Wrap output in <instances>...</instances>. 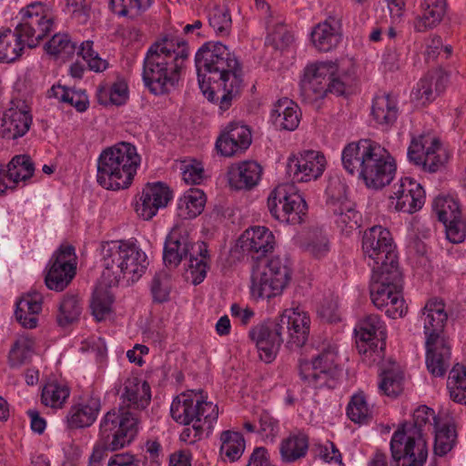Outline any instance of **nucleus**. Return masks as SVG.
Masks as SVG:
<instances>
[{
  "label": "nucleus",
  "mask_w": 466,
  "mask_h": 466,
  "mask_svg": "<svg viewBox=\"0 0 466 466\" xmlns=\"http://www.w3.org/2000/svg\"><path fill=\"white\" fill-rule=\"evenodd\" d=\"M328 206L342 233L350 234L360 227L361 214L356 210L355 204L347 198H331L328 201Z\"/></svg>",
  "instance_id": "c756f323"
},
{
  "label": "nucleus",
  "mask_w": 466,
  "mask_h": 466,
  "mask_svg": "<svg viewBox=\"0 0 466 466\" xmlns=\"http://www.w3.org/2000/svg\"><path fill=\"white\" fill-rule=\"evenodd\" d=\"M432 208L440 222L447 224L448 221L461 216L459 203L450 196H439L434 198Z\"/></svg>",
  "instance_id": "6e6d98bb"
},
{
  "label": "nucleus",
  "mask_w": 466,
  "mask_h": 466,
  "mask_svg": "<svg viewBox=\"0 0 466 466\" xmlns=\"http://www.w3.org/2000/svg\"><path fill=\"white\" fill-rule=\"evenodd\" d=\"M376 144L370 139H360L348 144L341 153L344 169L350 175L358 173L360 177Z\"/></svg>",
  "instance_id": "c85d7f7f"
},
{
  "label": "nucleus",
  "mask_w": 466,
  "mask_h": 466,
  "mask_svg": "<svg viewBox=\"0 0 466 466\" xmlns=\"http://www.w3.org/2000/svg\"><path fill=\"white\" fill-rule=\"evenodd\" d=\"M117 394L121 400L118 410L114 409L118 413H128L132 418H138L133 410H143L150 403L151 389L147 381L135 375H130L125 379L117 390Z\"/></svg>",
  "instance_id": "a211bd4d"
},
{
  "label": "nucleus",
  "mask_w": 466,
  "mask_h": 466,
  "mask_svg": "<svg viewBox=\"0 0 466 466\" xmlns=\"http://www.w3.org/2000/svg\"><path fill=\"white\" fill-rule=\"evenodd\" d=\"M33 123L30 106L24 100H13L2 117L0 135L7 140H16L29 131Z\"/></svg>",
  "instance_id": "4be33fe9"
},
{
  "label": "nucleus",
  "mask_w": 466,
  "mask_h": 466,
  "mask_svg": "<svg viewBox=\"0 0 466 466\" xmlns=\"http://www.w3.org/2000/svg\"><path fill=\"white\" fill-rule=\"evenodd\" d=\"M189 51L185 41L165 36L147 49L143 62L142 79L155 95H164L176 86Z\"/></svg>",
  "instance_id": "f03ea898"
},
{
  "label": "nucleus",
  "mask_w": 466,
  "mask_h": 466,
  "mask_svg": "<svg viewBox=\"0 0 466 466\" xmlns=\"http://www.w3.org/2000/svg\"><path fill=\"white\" fill-rule=\"evenodd\" d=\"M251 142V131L247 126L230 123L218 137L216 147L222 156L232 157L245 152Z\"/></svg>",
  "instance_id": "a878e982"
},
{
  "label": "nucleus",
  "mask_w": 466,
  "mask_h": 466,
  "mask_svg": "<svg viewBox=\"0 0 466 466\" xmlns=\"http://www.w3.org/2000/svg\"><path fill=\"white\" fill-rule=\"evenodd\" d=\"M371 116L378 125L385 129L389 128L399 116L397 100L389 94L376 96L371 106Z\"/></svg>",
  "instance_id": "e433bc0d"
},
{
  "label": "nucleus",
  "mask_w": 466,
  "mask_h": 466,
  "mask_svg": "<svg viewBox=\"0 0 466 466\" xmlns=\"http://www.w3.org/2000/svg\"><path fill=\"white\" fill-rule=\"evenodd\" d=\"M143 0H109L111 10L120 16H136L145 7Z\"/></svg>",
  "instance_id": "0e129e2a"
},
{
  "label": "nucleus",
  "mask_w": 466,
  "mask_h": 466,
  "mask_svg": "<svg viewBox=\"0 0 466 466\" xmlns=\"http://www.w3.org/2000/svg\"><path fill=\"white\" fill-rule=\"evenodd\" d=\"M300 119L298 105L287 97L279 99L270 112V121L276 128L292 131L295 130Z\"/></svg>",
  "instance_id": "72a5a7b5"
},
{
  "label": "nucleus",
  "mask_w": 466,
  "mask_h": 466,
  "mask_svg": "<svg viewBox=\"0 0 466 466\" xmlns=\"http://www.w3.org/2000/svg\"><path fill=\"white\" fill-rule=\"evenodd\" d=\"M141 163L136 146L118 142L104 149L97 161V182L106 189L119 190L130 187Z\"/></svg>",
  "instance_id": "20e7f679"
},
{
  "label": "nucleus",
  "mask_w": 466,
  "mask_h": 466,
  "mask_svg": "<svg viewBox=\"0 0 466 466\" xmlns=\"http://www.w3.org/2000/svg\"><path fill=\"white\" fill-rule=\"evenodd\" d=\"M300 379L315 389H335L341 378L342 370H314L299 373Z\"/></svg>",
  "instance_id": "37998d69"
},
{
  "label": "nucleus",
  "mask_w": 466,
  "mask_h": 466,
  "mask_svg": "<svg viewBox=\"0 0 466 466\" xmlns=\"http://www.w3.org/2000/svg\"><path fill=\"white\" fill-rule=\"evenodd\" d=\"M370 299L374 306L385 314L397 319L403 317L408 307L402 297V277L400 269L376 270L370 285Z\"/></svg>",
  "instance_id": "6e6552de"
},
{
  "label": "nucleus",
  "mask_w": 466,
  "mask_h": 466,
  "mask_svg": "<svg viewBox=\"0 0 466 466\" xmlns=\"http://www.w3.org/2000/svg\"><path fill=\"white\" fill-rule=\"evenodd\" d=\"M400 466H424L429 454L427 440L414 431H395L390 441Z\"/></svg>",
  "instance_id": "4468645a"
},
{
  "label": "nucleus",
  "mask_w": 466,
  "mask_h": 466,
  "mask_svg": "<svg viewBox=\"0 0 466 466\" xmlns=\"http://www.w3.org/2000/svg\"><path fill=\"white\" fill-rule=\"evenodd\" d=\"M438 419L435 411L428 406L422 405L417 408L412 416L411 422H403L399 425L396 431L403 432L414 431L424 437L425 431L433 428L437 429Z\"/></svg>",
  "instance_id": "ea45409f"
},
{
  "label": "nucleus",
  "mask_w": 466,
  "mask_h": 466,
  "mask_svg": "<svg viewBox=\"0 0 466 466\" xmlns=\"http://www.w3.org/2000/svg\"><path fill=\"white\" fill-rule=\"evenodd\" d=\"M403 372L399 368H391L380 373L379 389L389 397H397L403 390Z\"/></svg>",
  "instance_id": "864d4df0"
},
{
  "label": "nucleus",
  "mask_w": 466,
  "mask_h": 466,
  "mask_svg": "<svg viewBox=\"0 0 466 466\" xmlns=\"http://www.w3.org/2000/svg\"><path fill=\"white\" fill-rule=\"evenodd\" d=\"M395 172V160L384 147L377 143L367 160L363 172L360 173V178L368 187L380 189L392 181Z\"/></svg>",
  "instance_id": "dca6fc26"
},
{
  "label": "nucleus",
  "mask_w": 466,
  "mask_h": 466,
  "mask_svg": "<svg viewBox=\"0 0 466 466\" xmlns=\"http://www.w3.org/2000/svg\"><path fill=\"white\" fill-rule=\"evenodd\" d=\"M189 257L187 278L194 285L201 283L208 269L209 255L205 242L193 243L186 228L175 227L167 235L163 253L166 266L177 268L183 258Z\"/></svg>",
  "instance_id": "39448f33"
},
{
  "label": "nucleus",
  "mask_w": 466,
  "mask_h": 466,
  "mask_svg": "<svg viewBox=\"0 0 466 466\" xmlns=\"http://www.w3.org/2000/svg\"><path fill=\"white\" fill-rule=\"evenodd\" d=\"M278 318L253 327L248 336L256 344L259 358L266 363L272 362L284 341Z\"/></svg>",
  "instance_id": "aec40b11"
},
{
  "label": "nucleus",
  "mask_w": 466,
  "mask_h": 466,
  "mask_svg": "<svg viewBox=\"0 0 466 466\" xmlns=\"http://www.w3.org/2000/svg\"><path fill=\"white\" fill-rule=\"evenodd\" d=\"M47 54L55 56L69 57L76 49V44L66 33L55 34L45 45Z\"/></svg>",
  "instance_id": "bf43d9fd"
},
{
  "label": "nucleus",
  "mask_w": 466,
  "mask_h": 466,
  "mask_svg": "<svg viewBox=\"0 0 466 466\" xmlns=\"http://www.w3.org/2000/svg\"><path fill=\"white\" fill-rule=\"evenodd\" d=\"M170 413L177 422L192 424V429L187 428L182 431L181 440L193 443L204 435L209 436L218 420V409L212 402L182 394L172 401Z\"/></svg>",
  "instance_id": "423d86ee"
},
{
  "label": "nucleus",
  "mask_w": 466,
  "mask_h": 466,
  "mask_svg": "<svg viewBox=\"0 0 466 466\" xmlns=\"http://www.w3.org/2000/svg\"><path fill=\"white\" fill-rule=\"evenodd\" d=\"M78 55L87 63L90 70L95 72H103L108 67L106 60L102 59L93 49L92 41H85L79 46Z\"/></svg>",
  "instance_id": "680f3d73"
},
{
  "label": "nucleus",
  "mask_w": 466,
  "mask_h": 466,
  "mask_svg": "<svg viewBox=\"0 0 466 466\" xmlns=\"http://www.w3.org/2000/svg\"><path fill=\"white\" fill-rule=\"evenodd\" d=\"M332 69V62H317L305 67L299 84L300 96L305 103L313 104L326 96V77Z\"/></svg>",
  "instance_id": "412c9836"
},
{
  "label": "nucleus",
  "mask_w": 466,
  "mask_h": 466,
  "mask_svg": "<svg viewBox=\"0 0 466 466\" xmlns=\"http://www.w3.org/2000/svg\"><path fill=\"white\" fill-rule=\"evenodd\" d=\"M75 248L62 244L49 260L45 278L46 287L51 290L62 291L72 281L76 273Z\"/></svg>",
  "instance_id": "2eb2a0df"
},
{
  "label": "nucleus",
  "mask_w": 466,
  "mask_h": 466,
  "mask_svg": "<svg viewBox=\"0 0 466 466\" xmlns=\"http://www.w3.org/2000/svg\"><path fill=\"white\" fill-rule=\"evenodd\" d=\"M338 350L335 346L323 349L312 360L299 359L298 363L299 373L314 370H342L338 363Z\"/></svg>",
  "instance_id": "58836bf2"
},
{
  "label": "nucleus",
  "mask_w": 466,
  "mask_h": 466,
  "mask_svg": "<svg viewBox=\"0 0 466 466\" xmlns=\"http://www.w3.org/2000/svg\"><path fill=\"white\" fill-rule=\"evenodd\" d=\"M137 434V420L128 413L107 411L99 425L98 440L89 459V466H101L108 451L128 445Z\"/></svg>",
  "instance_id": "0eeeda50"
},
{
  "label": "nucleus",
  "mask_w": 466,
  "mask_h": 466,
  "mask_svg": "<svg viewBox=\"0 0 466 466\" xmlns=\"http://www.w3.org/2000/svg\"><path fill=\"white\" fill-rule=\"evenodd\" d=\"M276 241L273 233L266 227L254 226L247 228L238 238L243 252L259 258L274 249Z\"/></svg>",
  "instance_id": "bb28decb"
},
{
  "label": "nucleus",
  "mask_w": 466,
  "mask_h": 466,
  "mask_svg": "<svg viewBox=\"0 0 466 466\" xmlns=\"http://www.w3.org/2000/svg\"><path fill=\"white\" fill-rule=\"evenodd\" d=\"M292 187L280 185L270 192L268 208L274 218L289 224H300L307 214L305 199Z\"/></svg>",
  "instance_id": "ddd939ff"
},
{
  "label": "nucleus",
  "mask_w": 466,
  "mask_h": 466,
  "mask_svg": "<svg viewBox=\"0 0 466 466\" xmlns=\"http://www.w3.org/2000/svg\"><path fill=\"white\" fill-rule=\"evenodd\" d=\"M171 284L167 272H157L151 282V294L155 302L162 303L168 299Z\"/></svg>",
  "instance_id": "052dcab7"
},
{
  "label": "nucleus",
  "mask_w": 466,
  "mask_h": 466,
  "mask_svg": "<svg viewBox=\"0 0 466 466\" xmlns=\"http://www.w3.org/2000/svg\"><path fill=\"white\" fill-rule=\"evenodd\" d=\"M34 165L29 156L20 155L12 158L5 176L15 183L25 181L34 174Z\"/></svg>",
  "instance_id": "5fc2aeb1"
},
{
  "label": "nucleus",
  "mask_w": 466,
  "mask_h": 466,
  "mask_svg": "<svg viewBox=\"0 0 466 466\" xmlns=\"http://www.w3.org/2000/svg\"><path fill=\"white\" fill-rule=\"evenodd\" d=\"M70 395V389L66 384L56 380L47 382L42 390V403L52 409H61Z\"/></svg>",
  "instance_id": "a18cd8bd"
},
{
  "label": "nucleus",
  "mask_w": 466,
  "mask_h": 466,
  "mask_svg": "<svg viewBox=\"0 0 466 466\" xmlns=\"http://www.w3.org/2000/svg\"><path fill=\"white\" fill-rule=\"evenodd\" d=\"M208 23L217 35H228L232 20L229 10L225 5H215L208 11Z\"/></svg>",
  "instance_id": "4d7b16f0"
},
{
  "label": "nucleus",
  "mask_w": 466,
  "mask_h": 466,
  "mask_svg": "<svg viewBox=\"0 0 466 466\" xmlns=\"http://www.w3.org/2000/svg\"><path fill=\"white\" fill-rule=\"evenodd\" d=\"M421 319L427 343L445 340L441 334L448 319V314L441 299H430L423 308Z\"/></svg>",
  "instance_id": "cd10ccee"
},
{
  "label": "nucleus",
  "mask_w": 466,
  "mask_h": 466,
  "mask_svg": "<svg viewBox=\"0 0 466 466\" xmlns=\"http://www.w3.org/2000/svg\"><path fill=\"white\" fill-rule=\"evenodd\" d=\"M347 415L355 423H367L372 417V411L362 392L354 394L348 406Z\"/></svg>",
  "instance_id": "13d9d810"
},
{
  "label": "nucleus",
  "mask_w": 466,
  "mask_h": 466,
  "mask_svg": "<svg viewBox=\"0 0 466 466\" xmlns=\"http://www.w3.org/2000/svg\"><path fill=\"white\" fill-rule=\"evenodd\" d=\"M407 154L410 162L430 173L443 167L450 158L448 149L438 137L430 134L413 137Z\"/></svg>",
  "instance_id": "f8f14e48"
},
{
  "label": "nucleus",
  "mask_w": 466,
  "mask_h": 466,
  "mask_svg": "<svg viewBox=\"0 0 466 466\" xmlns=\"http://www.w3.org/2000/svg\"><path fill=\"white\" fill-rule=\"evenodd\" d=\"M262 167L256 161H243L231 167L228 181L236 189H251L261 178Z\"/></svg>",
  "instance_id": "2f4dec72"
},
{
  "label": "nucleus",
  "mask_w": 466,
  "mask_h": 466,
  "mask_svg": "<svg viewBox=\"0 0 466 466\" xmlns=\"http://www.w3.org/2000/svg\"><path fill=\"white\" fill-rule=\"evenodd\" d=\"M220 453L230 461H238L245 451V440L240 432L224 431L220 435Z\"/></svg>",
  "instance_id": "de8ad7c7"
},
{
  "label": "nucleus",
  "mask_w": 466,
  "mask_h": 466,
  "mask_svg": "<svg viewBox=\"0 0 466 466\" xmlns=\"http://www.w3.org/2000/svg\"><path fill=\"white\" fill-rule=\"evenodd\" d=\"M309 449V437L306 433L299 431L290 434L280 444V454L283 461L294 462L306 456Z\"/></svg>",
  "instance_id": "79ce46f5"
},
{
  "label": "nucleus",
  "mask_w": 466,
  "mask_h": 466,
  "mask_svg": "<svg viewBox=\"0 0 466 466\" xmlns=\"http://www.w3.org/2000/svg\"><path fill=\"white\" fill-rule=\"evenodd\" d=\"M327 161L319 151L306 150L289 158L288 172L298 182L318 179L326 168Z\"/></svg>",
  "instance_id": "b1692460"
},
{
  "label": "nucleus",
  "mask_w": 466,
  "mask_h": 466,
  "mask_svg": "<svg viewBox=\"0 0 466 466\" xmlns=\"http://www.w3.org/2000/svg\"><path fill=\"white\" fill-rule=\"evenodd\" d=\"M443 225L445 227L446 237L451 242L458 244L464 241L466 237V221L461 220L459 217Z\"/></svg>",
  "instance_id": "69168bd1"
},
{
  "label": "nucleus",
  "mask_w": 466,
  "mask_h": 466,
  "mask_svg": "<svg viewBox=\"0 0 466 466\" xmlns=\"http://www.w3.org/2000/svg\"><path fill=\"white\" fill-rule=\"evenodd\" d=\"M43 297L33 291L23 296L16 304L15 318L26 329L36 327L38 315L42 310Z\"/></svg>",
  "instance_id": "c9c22d12"
},
{
  "label": "nucleus",
  "mask_w": 466,
  "mask_h": 466,
  "mask_svg": "<svg viewBox=\"0 0 466 466\" xmlns=\"http://www.w3.org/2000/svg\"><path fill=\"white\" fill-rule=\"evenodd\" d=\"M198 81L204 96L228 110L240 93L242 68L236 56L220 42H207L197 52Z\"/></svg>",
  "instance_id": "f257e3e1"
},
{
  "label": "nucleus",
  "mask_w": 466,
  "mask_h": 466,
  "mask_svg": "<svg viewBox=\"0 0 466 466\" xmlns=\"http://www.w3.org/2000/svg\"><path fill=\"white\" fill-rule=\"evenodd\" d=\"M280 329L287 334V344L290 349L305 345L309 335L310 319L307 312L299 308L285 309L278 317Z\"/></svg>",
  "instance_id": "5701e85b"
},
{
  "label": "nucleus",
  "mask_w": 466,
  "mask_h": 466,
  "mask_svg": "<svg viewBox=\"0 0 466 466\" xmlns=\"http://www.w3.org/2000/svg\"><path fill=\"white\" fill-rule=\"evenodd\" d=\"M206 204V195L198 188L185 192L177 203V215L183 219H190L201 214Z\"/></svg>",
  "instance_id": "a19ab883"
},
{
  "label": "nucleus",
  "mask_w": 466,
  "mask_h": 466,
  "mask_svg": "<svg viewBox=\"0 0 466 466\" xmlns=\"http://www.w3.org/2000/svg\"><path fill=\"white\" fill-rule=\"evenodd\" d=\"M356 344L360 354L379 353L386 345L387 330L380 317L365 316L355 328Z\"/></svg>",
  "instance_id": "6ab92c4d"
},
{
  "label": "nucleus",
  "mask_w": 466,
  "mask_h": 466,
  "mask_svg": "<svg viewBox=\"0 0 466 466\" xmlns=\"http://www.w3.org/2000/svg\"><path fill=\"white\" fill-rule=\"evenodd\" d=\"M97 101L100 105L121 106L128 97V88L125 81H116L110 86H99L96 91Z\"/></svg>",
  "instance_id": "c03bdc74"
},
{
  "label": "nucleus",
  "mask_w": 466,
  "mask_h": 466,
  "mask_svg": "<svg viewBox=\"0 0 466 466\" xmlns=\"http://www.w3.org/2000/svg\"><path fill=\"white\" fill-rule=\"evenodd\" d=\"M259 433L266 439L273 441L279 432V423L268 412H262L259 417Z\"/></svg>",
  "instance_id": "774afa93"
},
{
  "label": "nucleus",
  "mask_w": 466,
  "mask_h": 466,
  "mask_svg": "<svg viewBox=\"0 0 466 466\" xmlns=\"http://www.w3.org/2000/svg\"><path fill=\"white\" fill-rule=\"evenodd\" d=\"M114 299L108 289L99 286L93 292L90 308L96 320H104L111 312Z\"/></svg>",
  "instance_id": "3c124183"
},
{
  "label": "nucleus",
  "mask_w": 466,
  "mask_h": 466,
  "mask_svg": "<svg viewBox=\"0 0 466 466\" xmlns=\"http://www.w3.org/2000/svg\"><path fill=\"white\" fill-rule=\"evenodd\" d=\"M82 311L80 300L76 295L66 294L62 299L56 314V321L60 327H67L78 320Z\"/></svg>",
  "instance_id": "49530a36"
},
{
  "label": "nucleus",
  "mask_w": 466,
  "mask_h": 466,
  "mask_svg": "<svg viewBox=\"0 0 466 466\" xmlns=\"http://www.w3.org/2000/svg\"><path fill=\"white\" fill-rule=\"evenodd\" d=\"M101 258L102 276L109 287L137 281L148 266L146 253L136 244L126 241L102 243Z\"/></svg>",
  "instance_id": "7ed1b4c3"
},
{
  "label": "nucleus",
  "mask_w": 466,
  "mask_h": 466,
  "mask_svg": "<svg viewBox=\"0 0 466 466\" xmlns=\"http://www.w3.org/2000/svg\"><path fill=\"white\" fill-rule=\"evenodd\" d=\"M426 365L434 377H444L451 365V346L446 340H436L431 344L426 342Z\"/></svg>",
  "instance_id": "473e14b6"
},
{
  "label": "nucleus",
  "mask_w": 466,
  "mask_h": 466,
  "mask_svg": "<svg viewBox=\"0 0 466 466\" xmlns=\"http://www.w3.org/2000/svg\"><path fill=\"white\" fill-rule=\"evenodd\" d=\"M172 192L164 183H147L142 189L136 211L146 220L151 219L160 208H166Z\"/></svg>",
  "instance_id": "393cba45"
},
{
  "label": "nucleus",
  "mask_w": 466,
  "mask_h": 466,
  "mask_svg": "<svg viewBox=\"0 0 466 466\" xmlns=\"http://www.w3.org/2000/svg\"><path fill=\"white\" fill-rule=\"evenodd\" d=\"M35 341L28 335H20L14 342L9 354L10 367L16 368L25 364L34 352Z\"/></svg>",
  "instance_id": "8fccbe9b"
},
{
  "label": "nucleus",
  "mask_w": 466,
  "mask_h": 466,
  "mask_svg": "<svg viewBox=\"0 0 466 466\" xmlns=\"http://www.w3.org/2000/svg\"><path fill=\"white\" fill-rule=\"evenodd\" d=\"M435 439L433 453L435 456L443 457L448 454L455 446L457 432L454 425L444 424L434 431Z\"/></svg>",
  "instance_id": "603ef678"
},
{
  "label": "nucleus",
  "mask_w": 466,
  "mask_h": 466,
  "mask_svg": "<svg viewBox=\"0 0 466 466\" xmlns=\"http://www.w3.org/2000/svg\"><path fill=\"white\" fill-rule=\"evenodd\" d=\"M291 279V268L289 260L273 257L260 269H253L251 275V293L257 299H271L280 295Z\"/></svg>",
  "instance_id": "1a4fd4ad"
},
{
  "label": "nucleus",
  "mask_w": 466,
  "mask_h": 466,
  "mask_svg": "<svg viewBox=\"0 0 466 466\" xmlns=\"http://www.w3.org/2000/svg\"><path fill=\"white\" fill-rule=\"evenodd\" d=\"M362 250L372 273L376 270L399 269L398 257L390 232L381 226H374L363 234Z\"/></svg>",
  "instance_id": "9d476101"
},
{
  "label": "nucleus",
  "mask_w": 466,
  "mask_h": 466,
  "mask_svg": "<svg viewBox=\"0 0 466 466\" xmlns=\"http://www.w3.org/2000/svg\"><path fill=\"white\" fill-rule=\"evenodd\" d=\"M433 78L432 75H427L419 81L412 91V96L415 99L421 100L423 104L434 99L432 90Z\"/></svg>",
  "instance_id": "338daca9"
},
{
  "label": "nucleus",
  "mask_w": 466,
  "mask_h": 466,
  "mask_svg": "<svg viewBox=\"0 0 466 466\" xmlns=\"http://www.w3.org/2000/svg\"><path fill=\"white\" fill-rule=\"evenodd\" d=\"M21 21L15 26L26 46L35 47L52 30L56 15L52 7L43 2H34L20 11Z\"/></svg>",
  "instance_id": "9b49d317"
},
{
  "label": "nucleus",
  "mask_w": 466,
  "mask_h": 466,
  "mask_svg": "<svg viewBox=\"0 0 466 466\" xmlns=\"http://www.w3.org/2000/svg\"><path fill=\"white\" fill-rule=\"evenodd\" d=\"M447 387L455 402L466 405V370L457 363L450 371Z\"/></svg>",
  "instance_id": "09e8293b"
},
{
  "label": "nucleus",
  "mask_w": 466,
  "mask_h": 466,
  "mask_svg": "<svg viewBox=\"0 0 466 466\" xmlns=\"http://www.w3.org/2000/svg\"><path fill=\"white\" fill-rule=\"evenodd\" d=\"M443 16L444 14L420 8V14L415 17L413 22L414 29L420 33L431 30L441 22Z\"/></svg>",
  "instance_id": "e2e57ef3"
},
{
  "label": "nucleus",
  "mask_w": 466,
  "mask_h": 466,
  "mask_svg": "<svg viewBox=\"0 0 466 466\" xmlns=\"http://www.w3.org/2000/svg\"><path fill=\"white\" fill-rule=\"evenodd\" d=\"M19 35L15 28L0 31V63H14L21 57L26 43Z\"/></svg>",
  "instance_id": "4c0bfd02"
},
{
  "label": "nucleus",
  "mask_w": 466,
  "mask_h": 466,
  "mask_svg": "<svg viewBox=\"0 0 466 466\" xmlns=\"http://www.w3.org/2000/svg\"><path fill=\"white\" fill-rule=\"evenodd\" d=\"M314 46L321 52H329L338 46L341 40L340 25L335 19L318 24L311 32Z\"/></svg>",
  "instance_id": "f704fd0d"
},
{
  "label": "nucleus",
  "mask_w": 466,
  "mask_h": 466,
  "mask_svg": "<svg viewBox=\"0 0 466 466\" xmlns=\"http://www.w3.org/2000/svg\"><path fill=\"white\" fill-rule=\"evenodd\" d=\"M424 202L425 191L420 184L410 177H404L392 186L389 208L413 214L422 208Z\"/></svg>",
  "instance_id": "f3484780"
},
{
  "label": "nucleus",
  "mask_w": 466,
  "mask_h": 466,
  "mask_svg": "<svg viewBox=\"0 0 466 466\" xmlns=\"http://www.w3.org/2000/svg\"><path fill=\"white\" fill-rule=\"evenodd\" d=\"M100 409L101 402L97 398H90L71 406L66 415L67 427L81 429L91 426L96 420Z\"/></svg>",
  "instance_id": "7c9ffc66"
}]
</instances>
